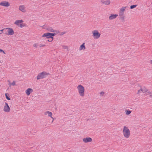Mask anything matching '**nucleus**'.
<instances>
[{
	"instance_id": "obj_29",
	"label": "nucleus",
	"mask_w": 152,
	"mask_h": 152,
	"mask_svg": "<svg viewBox=\"0 0 152 152\" xmlns=\"http://www.w3.org/2000/svg\"><path fill=\"white\" fill-rule=\"evenodd\" d=\"M24 25H23V24H20V27H21V28H22L24 26Z\"/></svg>"
},
{
	"instance_id": "obj_35",
	"label": "nucleus",
	"mask_w": 152,
	"mask_h": 152,
	"mask_svg": "<svg viewBox=\"0 0 152 152\" xmlns=\"http://www.w3.org/2000/svg\"><path fill=\"white\" fill-rule=\"evenodd\" d=\"M34 47H37V45L36 44H35L34 45Z\"/></svg>"
},
{
	"instance_id": "obj_34",
	"label": "nucleus",
	"mask_w": 152,
	"mask_h": 152,
	"mask_svg": "<svg viewBox=\"0 0 152 152\" xmlns=\"http://www.w3.org/2000/svg\"><path fill=\"white\" fill-rule=\"evenodd\" d=\"M19 20V22L20 23H22L23 22V21L22 20Z\"/></svg>"
},
{
	"instance_id": "obj_1",
	"label": "nucleus",
	"mask_w": 152,
	"mask_h": 152,
	"mask_svg": "<svg viewBox=\"0 0 152 152\" xmlns=\"http://www.w3.org/2000/svg\"><path fill=\"white\" fill-rule=\"evenodd\" d=\"M50 74L45 72H42L39 73L37 77V80L42 79L44 78Z\"/></svg>"
},
{
	"instance_id": "obj_20",
	"label": "nucleus",
	"mask_w": 152,
	"mask_h": 152,
	"mask_svg": "<svg viewBox=\"0 0 152 152\" xmlns=\"http://www.w3.org/2000/svg\"><path fill=\"white\" fill-rule=\"evenodd\" d=\"M127 7H123L121 8L120 10V12H124L125 11V9Z\"/></svg>"
},
{
	"instance_id": "obj_39",
	"label": "nucleus",
	"mask_w": 152,
	"mask_h": 152,
	"mask_svg": "<svg viewBox=\"0 0 152 152\" xmlns=\"http://www.w3.org/2000/svg\"><path fill=\"white\" fill-rule=\"evenodd\" d=\"M150 96H151V97H152V95H150Z\"/></svg>"
},
{
	"instance_id": "obj_32",
	"label": "nucleus",
	"mask_w": 152,
	"mask_h": 152,
	"mask_svg": "<svg viewBox=\"0 0 152 152\" xmlns=\"http://www.w3.org/2000/svg\"><path fill=\"white\" fill-rule=\"evenodd\" d=\"M5 29V28L3 29L0 30V31L2 32L3 31H4L6 32V30Z\"/></svg>"
},
{
	"instance_id": "obj_8",
	"label": "nucleus",
	"mask_w": 152,
	"mask_h": 152,
	"mask_svg": "<svg viewBox=\"0 0 152 152\" xmlns=\"http://www.w3.org/2000/svg\"><path fill=\"white\" fill-rule=\"evenodd\" d=\"M92 140V139L91 138L88 137L83 139V141L85 143L90 142Z\"/></svg>"
},
{
	"instance_id": "obj_11",
	"label": "nucleus",
	"mask_w": 152,
	"mask_h": 152,
	"mask_svg": "<svg viewBox=\"0 0 152 152\" xmlns=\"http://www.w3.org/2000/svg\"><path fill=\"white\" fill-rule=\"evenodd\" d=\"M48 31L51 32H57V31L54 30L53 28L50 27H47L45 28Z\"/></svg>"
},
{
	"instance_id": "obj_3",
	"label": "nucleus",
	"mask_w": 152,
	"mask_h": 152,
	"mask_svg": "<svg viewBox=\"0 0 152 152\" xmlns=\"http://www.w3.org/2000/svg\"><path fill=\"white\" fill-rule=\"evenodd\" d=\"M123 134L126 138H128L130 135V131L128 127L124 126L123 130Z\"/></svg>"
},
{
	"instance_id": "obj_21",
	"label": "nucleus",
	"mask_w": 152,
	"mask_h": 152,
	"mask_svg": "<svg viewBox=\"0 0 152 152\" xmlns=\"http://www.w3.org/2000/svg\"><path fill=\"white\" fill-rule=\"evenodd\" d=\"M8 95H9V94L7 93H6L5 94L6 98L7 100H10V98L9 96H8Z\"/></svg>"
},
{
	"instance_id": "obj_30",
	"label": "nucleus",
	"mask_w": 152,
	"mask_h": 152,
	"mask_svg": "<svg viewBox=\"0 0 152 152\" xmlns=\"http://www.w3.org/2000/svg\"><path fill=\"white\" fill-rule=\"evenodd\" d=\"M120 18L122 20H124V18L123 15L120 16Z\"/></svg>"
},
{
	"instance_id": "obj_31",
	"label": "nucleus",
	"mask_w": 152,
	"mask_h": 152,
	"mask_svg": "<svg viewBox=\"0 0 152 152\" xmlns=\"http://www.w3.org/2000/svg\"><path fill=\"white\" fill-rule=\"evenodd\" d=\"M53 40H52L51 38H50L49 39L47 40L48 42H52Z\"/></svg>"
},
{
	"instance_id": "obj_7",
	"label": "nucleus",
	"mask_w": 152,
	"mask_h": 152,
	"mask_svg": "<svg viewBox=\"0 0 152 152\" xmlns=\"http://www.w3.org/2000/svg\"><path fill=\"white\" fill-rule=\"evenodd\" d=\"M0 5L8 7L10 5V4L8 1H3L0 3Z\"/></svg>"
},
{
	"instance_id": "obj_5",
	"label": "nucleus",
	"mask_w": 152,
	"mask_h": 152,
	"mask_svg": "<svg viewBox=\"0 0 152 152\" xmlns=\"http://www.w3.org/2000/svg\"><path fill=\"white\" fill-rule=\"evenodd\" d=\"M6 30V33L5 34H6L12 35L14 34V31L12 28H7L5 29Z\"/></svg>"
},
{
	"instance_id": "obj_16",
	"label": "nucleus",
	"mask_w": 152,
	"mask_h": 152,
	"mask_svg": "<svg viewBox=\"0 0 152 152\" xmlns=\"http://www.w3.org/2000/svg\"><path fill=\"white\" fill-rule=\"evenodd\" d=\"M50 37H51V38L52 39V40H53V37L55 35H56L57 33V32H56V33H50Z\"/></svg>"
},
{
	"instance_id": "obj_40",
	"label": "nucleus",
	"mask_w": 152,
	"mask_h": 152,
	"mask_svg": "<svg viewBox=\"0 0 152 152\" xmlns=\"http://www.w3.org/2000/svg\"><path fill=\"white\" fill-rule=\"evenodd\" d=\"M1 63V61H0V63Z\"/></svg>"
},
{
	"instance_id": "obj_19",
	"label": "nucleus",
	"mask_w": 152,
	"mask_h": 152,
	"mask_svg": "<svg viewBox=\"0 0 152 152\" xmlns=\"http://www.w3.org/2000/svg\"><path fill=\"white\" fill-rule=\"evenodd\" d=\"M126 115H129L131 113V111L129 110H126Z\"/></svg>"
},
{
	"instance_id": "obj_37",
	"label": "nucleus",
	"mask_w": 152,
	"mask_h": 152,
	"mask_svg": "<svg viewBox=\"0 0 152 152\" xmlns=\"http://www.w3.org/2000/svg\"><path fill=\"white\" fill-rule=\"evenodd\" d=\"M150 63L152 64V60H151L150 62Z\"/></svg>"
},
{
	"instance_id": "obj_12",
	"label": "nucleus",
	"mask_w": 152,
	"mask_h": 152,
	"mask_svg": "<svg viewBox=\"0 0 152 152\" xmlns=\"http://www.w3.org/2000/svg\"><path fill=\"white\" fill-rule=\"evenodd\" d=\"M118 15L117 14H112L109 16V19L110 20H112L118 16Z\"/></svg>"
},
{
	"instance_id": "obj_14",
	"label": "nucleus",
	"mask_w": 152,
	"mask_h": 152,
	"mask_svg": "<svg viewBox=\"0 0 152 152\" xmlns=\"http://www.w3.org/2000/svg\"><path fill=\"white\" fill-rule=\"evenodd\" d=\"M140 91L144 93L146 92L147 91V90L145 88H141L140 90H138V93L139 94Z\"/></svg>"
},
{
	"instance_id": "obj_22",
	"label": "nucleus",
	"mask_w": 152,
	"mask_h": 152,
	"mask_svg": "<svg viewBox=\"0 0 152 152\" xmlns=\"http://www.w3.org/2000/svg\"><path fill=\"white\" fill-rule=\"evenodd\" d=\"M137 6V5H131L130 7V8L131 9H133L136 7Z\"/></svg>"
},
{
	"instance_id": "obj_2",
	"label": "nucleus",
	"mask_w": 152,
	"mask_h": 152,
	"mask_svg": "<svg viewBox=\"0 0 152 152\" xmlns=\"http://www.w3.org/2000/svg\"><path fill=\"white\" fill-rule=\"evenodd\" d=\"M78 92L80 95L82 96H84V88L81 85H79L77 87Z\"/></svg>"
},
{
	"instance_id": "obj_33",
	"label": "nucleus",
	"mask_w": 152,
	"mask_h": 152,
	"mask_svg": "<svg viewBox=\"0 0 152 152\" xmlns=\"http://www.w3.org/2000/svg\"><path fill=\"white\" fill-rule=\"evenodd\" d=\"M101 1L102 3L104 4L105 1L104 0H101Z\"/></svg>"
},
{
	"instance_id": "obj_38",
	"label": "nucleus",
	"mask_w": 152,
	"mask_h": 152,
	"mask_svg": "<svg viewBox=\"0 0 152 152\" xmlns=\"http://www.w3.org/2000/svg\"><path fill=\"white\" fill-rule=\"evenodd\" d=\"M45 46V45H42V46Z\"/></svg>"
},
{
	"instance_id": "obj_4",
	"label": "nucleus",
	"mask_w": 152,
	"mask_h": 152,
	"mask_svg": "<svg viewBox=\"0 0 152 152\" xmlns=\"http://www.w3.org/2000/svg\"><path fill=\"white\" fill-rule=\"evenodd\" d=\"M93 36L94 39H98L99 38L101 34L98 32L97 30H94L92 31Z\"/></svg>"
},
{
	"instance_id": "obj_28",
	"label": "nucleus",
	"mask_w": 152,
	"mask_h": 152,
	"mask_svg": "<svg viewBox=\"0 0 152 152\" xmlns=\"http://www.w3.org/2000/svg\"><path fill=\"white\" fill-rule=\"evenodd\" d=\"M104 92L102 91L100 92V95L102 96L104 94Z\"/></svg>"
},
{
	"instance_id": "obj_13",
	"label": "nucleus",
	"mask_w": 152,
	"mask_h": 152,
	"mask_svg": "<svg viewBox=\"0 0 152 152\" xmlns=\"http://www.w3.org/2000/svg\"><path fill=\"white\" fill-rule=\"evenodd\" d=\"M45 115H47L48 114V116L50 117L51 118H53L52 117V114L51 112H49V111H47L45 113Z\"/></svg>"
},
{
	"instance_id": "obj_15",
	"label": "nucleus",
	"mask_w": 152,
	"mask_h": 152,
	"mask_svg": "<svg viewBox=\"0 0 152 152\" xmlns=\"http://www.w3.org/2000/svg\"><path fill=\"white\" fill-rule=\"evenodd\" d=\"M85 48H86L85 46V43H84L80 45L79 49L80 50H84L85 49Z\"/></svg>"
},
{
	"instance_id": "obj_24",
	"label": "nucleus",
	"mask_w": 152,
	"mask_h": 152,
	"mask_svg": "<svg viewBox=\"0 0 152 152\" xmlns=\"http://www.w3.org/2000/svg\"><path fill=\"white\" fill-rule=\"evenodd\" d=\"M62 47H63V49H68V47L66 46H64V45H62Z\"/></svg>"
},
{
	"instance_id": "obj_26",
	"label": "nucleus",
	"mask_w": 152,
	"mask_h": 152,
	"mask_svg": "<svg viewBox=\"0 0 152 152\" xmlns=\"http://www.w3.org/2000/svg\"><path fill=\"white\" fill-rule=\"evenodd\" d=\"M15 81H13V82L11 83V85L12 86H14L15 85Z\"/></svg>"
},
{
	"instance_id": "obj_9",
	"label": "nucleus",
	"mask_w": 152,
	"mask_h": 152,
	"mask_svg": "<svg viewBox=\"0 0 152 152\" xmlns=\"http://www.w3.org/2000/svg\"><path fill=\"white\" fill-rule=\"evenodd\" d=\"M42 37H46V38L47 39L51 38L50 33L49 32H48L42 35Z\"/></svg>"
},
{
	"instance_id": "obj_27",
	"label": "nucleus",
	"mask_w": 152,
	"mask_h": 152,
	"mask_svg": "<svg viewBox=\"0 0 152 152\" xmlns=\"http://www.w3.org/2000/svg\"><path fill=\"white\" fill-rule=\"evenodd\" d=\"M0 52H2V53H3L4 54H6V53H5V52H4L3 50H2V49H1L0 48Z\"/></svg>"
},
{
	"instance_id": "obj_17",
	"label": "nucleus",
	"mask_w": 152,
	"mask_h": 152,
	"mask_svg": "<svg viewBox=\"0 0 152 152\" xmlns=\"http://www.w3.org/2000/svg\"><path fill=\"white\" fill-rule=\"evenodd\" d=\"M19 10L23 12H24V7L23 5L20 6L19 7Z\"/></svg>"
},
{
	"instance_id": "obj_18",
	"label": "nucleus",
	"mask_w": 152,
	"mask_h": 152,
	"mask_svg": "<svg viewBox=\"0 0 152 152\" xmlns=\"http://www.w3.org/2000/svg\"><path fill=\"white\" fill-rule=\"evenodd\" d=\"M110 1L109 0H106L105 1L104 4L105 5H107L109 4L110 3Z\"/></svg>"
},
{
	"instance_id": "obj_23",
	"label": "nucleus",
	"mask_w": 152,
	"mask_h": 152,
	"mask_svg": "<svg viewBox=\"0 0 152 152\" xmlns=\"http://www.w3.org/2000/svg\"><path fill=\"white\" fill-rule=\"evenodd\" d=\"M14 23L17 25H19L20 23L19 22V20H16L15 22Z\"/></svg>"
},
{
	"instance_id": "obj_36",
	"label": "nucleus",
	"mask_w": 152,
	"mask_h": 152,
	"mask_svg": "<svg viewBox=\"0 0 152 152\" xmlns=\"http://www.w3.org/2000/svg\"><path fill=\"white\" fill-rule=\"evenodd\" d=\"M65 32H63L62 33V34L63 35V34H65Z\"/></svg>"
},
{
	"instance_id": "obj_6",
	"label": "nucleus",
	"mask_w": 152,
	"mask_h": 152,
	"mask_svg": "<svg viewBox=\"0 0 152 152\" xmlns=\"http://www.w3.org/2000/svg\"><path fill=\"white\" fill-rule=\"evenodd\" d=\"M3 110L5 112H9L10 111V107L8 104L6 102L5 103V105L4 107Z\"/></svg>"
},
{
	"instance_id": "obj_10",
	"label": "nucleus",
	"mask_w": 152,
	"mask_h": 152,
	"mask_svg": "<svg viewBox=\"0 0 152 152\" xmlns=\"http://www.w3.org/2000/svg\"><path fill=\"white\" fill-rule=\"evenodd\" d=\"M33 91V90L30 88H28L26 91V93L28 96L30 95V93Z\"/></svg>"
},
{
	"instance_id": "obj_25",
	"label": "nucleus",
	"mask_w": 152,
	"mask_h": 152,
	"mask_svg": "<svg viewBox=\"0 0 152 152\" xmlns=\"http://www.w3.org/2000/svg\"><path fill=\"white\" fill-rule=\"evenodd\" d=\"M123 14H124L123 12H120L119 13V15L120 16H123Z\"/></svg>"
}]
</instances>
